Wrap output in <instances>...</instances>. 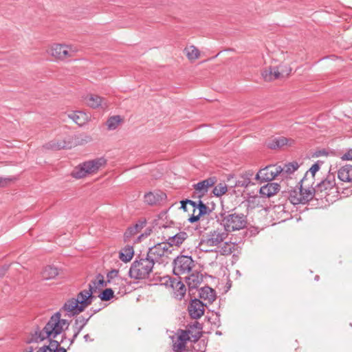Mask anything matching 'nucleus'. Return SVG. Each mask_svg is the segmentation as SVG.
<instances>
[{
	"instance_id": "nucleus-18",
	"label": "nucleus",
	"mask_w": 352,
	"mask_h": 352,
	"mask_svg": "<svg viewBox=\"0 0 352 352\" xmlns=\"http://www.w3.org/2000/svg\"><path fill=\"white\" fill-rule=\"evenodd\" d=\"M93 316L92 314H90L89 316L85 317L84 316H80L76 318L75 323L73 327L74 328V336L73 338L71 340V344L73 343L74 340L78 337L80 332L82 330L84 327L87 324V322L90 319V318Z\"/></svg>"
},
{
	"instance_id": "nucleus-15",
	"label": "nucleus",
	"mask_w": 352,
	"mask_h": 352,
	"mask_svg": "<svg viewBox=\"0 0 352 352\" xmlns=\"http://www.w3.org/2000/svg\"><path fill=\"white\" fill-rule=\"evenodd\" d=\"M188 311L192 318L199 319L204 314V305L200 300L195 298L190 302Z\"/></svg>"
},
{
	"instance_id": "nucleus-29",
	"label": "nucleus",
	"mask_w": 352,
	"mask_h": 352,
	"mask_svg": "<svg viewBox=\"0 0 352 352\" xmlns=\"http://www.w3.org/2000/svg\"><path fill=\"white\" fill-rule=\"evenodd\" d=\"M288 194V199L292 204L296 205L302 204V199L299 186H296V188L289 190Z\"/></svg>"
},
{
	"instance_id": "nucleus-5",
	"label": "nucleus",
	"mask_w": 352,
	"mask_h": 352,
	"mask_svg": "<svg viewBox=\"0 0 352 352\" xmlns=\"http://www.w3.org/2000/svg\"><path fill=\"white\" fill-rule=\"evenodd\" d=\"M228 233L223 228H218L208 232L199 242L200 249L205 252L212 251L208 248L219 247L228 237Z\"/></svg>"
},
{
	"instance_id": "nucleus-44",
	"label": "nucleus",
	"mask_w": 352,
	"mask_h": 352,
	"mask_svg": "<svg viewBox=\"0 0 352 352\" xmlns=\"http://www.w3.org/2000/svg\"><path fill=\"white\" fill-rule=\"evenodd\" d=\"M14 180L12 177H0V186L4 187Z\"/></svg>"
},
{
	"instance_id": "nucleus-39",
	"label": "nucleus",
	"mask_w": 352,
	"mask_h": 352,
	"mask_svg": "<svg viewBox=\"0 0 352 352\" xmlns=\"http://www.w3.org/2000/svg\"><path fill=\"white\" fill-rule=\"evenodd\" d=\"M228 190L226 184L219 183L213 188L212 192L216 197H221L224 195Z\"/></svg>"
},
{
	"instance_id": "nucleus-35",
	"label": "nucleus",
	"mask_w": 352,
	"mask_h": 352,
	"mask_svg": "<svg viewBox=\"0 0 352 352\" xmlns=\"http://www.w3.org/2000/svg\"><path fill=\"white\" fill-rule=\"evenodd\" d=\"M299 167L298 164L296 162H289L285 164L283 167H281V175L283 177H287L289 175L294 173Z\"/></svg>"
},
{
	"instance_id": "nucleus-50",
	"label": "nucleus",
	"mask_w": 352,
	"mask_h": 352,
	"mask_svg": "<svg viewBox=\"0 0 352 352\" xmlns=\"http://www.w3.org/2000/svg\"><path fill=\"white\" fill-rule=\"evenodd\" d=\"M186 200H187V203H188V204L191 205V206L193 207L194 210H195L196 208H197L198 203H197V202H196V201H195L190 200V199H186Z\"/></svg>"
},
{
	"instance_id": "nucleus-8",
	"label": "nucleus",
	"mask_w": 352,
	"mask_h": 352,
	"mask_svg": "<svg viewBox=\"0 0 352 352\" xmlns=\"http://www.w3.org/2000/svg\"><path fill=\"white\" fill-rule=\"evenodd\" d=\"M194 265V261L191 256H178L173 261V272L177 276L189 273Z\"/></svg>"
},
{
	"instance_id": "nucleus-10",
	"label": "nucleus",
	"mask_w": 352,
	"mask_h": 352,
	"mask_svg": "<svg viewBox=\"0 0 352 352\" xmlns=\"http://www.w3.org/2000/svg\"><path fill=\"white\" fill-rule=\"evenodd\" d=\"M316 193H322V196H329L331 194H337L338 188L336 186L335 177L333 175H329L327 179L322 180L316 186Z\"/></svg>"
},
{
	"instance_id": "nucleus-20",
	"label": "nucleus",
	"mask_w": 352,
	"mask_h": 352,
	"mask_svg": "<svg viewBox=\"0 0 352 352\" xmlns=\"http://www.w3.org/2000/svg\"><path fill=\"white\" fill-rule=\"evenodd\" d=\"M45 148L47 149L52 150H60L69 148L72 147V143L70 141H67L65 140H54L47 143L45 146Z\"/></svg>"
},
{
	"instance_id": "nucleus-42",
	"label": "nucleus",
	"mask_w": 352,
	"mask_h": 352,
	"mask_svg": "<svg viewBox=\"0 0 352 352\" xmlns=\"http://www.w3.org/2000/svg\"><path fill=\"white\" fill-rule=\"evenodd\" d=\"M197 208L199 210L198 214L200 217L207 214L210 211L208 207L205 204H204L201 200L198 201Z\"/></svg>"
},
{
	"instance_id": "nucleus-32",
	"label": "nucleus",
	"mask_w": 352,
	"mask_h": 352,
	"mask_svg": "<svg viewBox=\"0 0 352 352\" xmlns=\"http://www.w3.org/2000/svg\"><path fill=\"white\" fill-rule=\"evenodd\" d=\"M69 117L79 126L85 124L88 120V117L86 113L82 111L74 112L69 114Z\"/></svg>"
},
{
	"instance_id": "nucleus-41",
	"label": "nucleus",
	"mask_w": 352,
	"mask_h": 352,
	"mask_svg": "<svg viewBox=\"0 0 352 352\" xmlns=\"http://www.w3.org/2000/svg\"><path fill=\"white\" fill-rule=\"evenodd\" d=\"M113 291L111 288H107L99 295L100 298L103 301H108L113 297Z\"/></svg>"
},
{
	"instance_id": "nucleus-16",
	"label": "nucleus",
	"mask_w": 352,
	"mask_h": 352,
	"mask_svg": "<svg viewBox=\"0 0 352 352\" xmlns=\"http://www.w3.org/2000/svg\"><path fill=\"white\" fill-rule=\"evenodd\" d=\"M280 190V186L278 183L268 182L260 188L259 193L262 197H270L277 194Z\"/></svg>"
},
{
	"instance_id": "nucleus-1",
	"label": "nucleus",
	"mask_w": 352,
	"mask_h": 352,
	"mask_svg": "<svg viewBox=\"0 0 352 352\" xmlns=\"http://www.w3.org/2000/svg\"><path fill=\"white\" fill-rule=\"evenodd\" d=\"M69 322L65 319H61L60 311L55 313L47 322L42 330L36 331L34 335V340L36 342H41L45 339L50 340L48 345H44L38 349L36 352H67L66 349L60 346L63 342L62 339L60 342L52 340L60 334L65 329H68Z\"/></svg>"
},
{
	"instance_id": "nucleus-24",
	"label": "nucleus",
	"mask_w": 352,
	"mask_h": 352,
	"mask_svg": "<svg viewBox=\"0 0 352 352\" xmlns=\"http://www.w3.org/2000/svg\"><path fill=\"white\" fill-rule=\"evenodd\" d=\"M294 144V140L293 139L281 136L274 138L270 144V147L271 148H281L284 146H292Z\"/></svg>"
},
{
	"instance_id": "nucleus-38",
	"label": "nucleus",
	"mask_w": 352,
	"mask_h": 352,
	"mask_svg": "<svg viewBox=\"0 0 352 352\" xmlns=\"http://www.w3.org/2000/svg\"><path fill=\"white\" fill-rule=\"evenodd\" d=\"M121 122V118L119 116H112L107 121V126L109 130L116 129Z\"/></svg>"
},
{
	"instance_id": "nucleus-13",
	"label": "nucleus",
	"mask_w": 352,
	"mask_h": 352,
	"mask_svg": "<svg viewBox=\"0 0 352 352\" xmlns=\"http://www.w3.org/2000/svg\"><path fill=\"white\" fill-rule=\"evenodd\" d=\"M175 336V340H173V350L175 352H183L186 349L187 342L192 340V338L188 332L182 329L178 330Z\"/></svg>"
},
{
	"instance_id": "nucleus-4",
	"label": "nucleus",
	"mask_w": 352,
	"mask_h": 352,
	"mask_svg": "<svg viewBox=\"0 0 352 352\" xmlns=\"http://www.w3.org/2000/svg\"><path fill=\"white\" fill-rule=\"evenodd\" d=\"M155 262L146 256L133 262L129 274L134 279H144L148 277L153 270Z\"/></svg>"
},
{
	"instance_id": "nucleus-6",
	"label": "nucleus",
	"mask_w": 352,
	"mask_h": 352,
	"mask_svg": "<svg viewBox=\"0 0 352 352\" xmlns=\"http://www.w3.org/2000/svg\"><path fill=\"white\" fill-rule=\"evenodd\" d=\"M105 164L106 160L103 157L85 162L74 168L72 173V176L76 179L85 177L88 175L98 172Z\"/></svg>"
},
{
	"instance_id": "nucleus-14",
	"label": "nucleus",
	"mask_w": 352,
	"mask_h": 352,
	"mask_svg": "<svg viewBox=\"0 0 352 352\" xmlns=\"http://www.w3.org/2000/svg\"><path fill=\"white\" fill-rule=\"evenodd\" d=\"M216 182L217 178L215 177H210L193 184L192 186L198 197L201 198L208 192L209 188L213 186Z\"/></svg>"
},
{
	"instance_id": "nucleus-30",
	"label": "nucleus",
	"mask_w": 352,
	"mask_h": 352,
	"mask_svg": "<svg viewBox=\"0 0 352 352\" xmlns=\"http://www.w3.org/2000/svg\"><path fill=\"white\" fill-rule=\"evenodd\" d=\"M202 282V276L199 273H192L186 278V283L190 289H196Z\"/></svg>"
},
{
	"instance_id": "nucleus-48",
	"label": "nucleus",
	"mask_w": 352,
	"mask_h": 352,
	"mask_svg": "<svg viewBox=\"0 0 352 352\" xmlns=\"http://www.w3.org/2000/svg\"><path fill=\"white\" fill-rule=\"evenodd\" d=\"M92 140V138L90 135H84V137L81 139L80 140V143L81 144H83V143H88V142H90Z\"/></svg>"
},
{
	"instance_id": "nucleus-19",
	"label": "nucleus",
	"mask_w": 352,
	"mask_h": 352,
	"mask_svg": "<svg viewBox=\"0 0 352 352\" xmlns=\"http://www.w3.org/2000/svg\"><path fill=\"white\" fill-rule=\"evenodd\" d=\"M262 76L265 81H272L283 76L279 67H270L262 72Z\"/></svg>"
},
{
	"instance_id": "nucleus-2",
	"label": "nucleus",
	"mask_w": 352,
	"mask_h": 352,
	"mask_svg": "<svg viewBox=\"0 0 352 352\" xmlns=\"http://www.w3.org/2000/svg\"><path fill=\"white\" fill-rule=\"evenodd\" d=\"M92 286L89 285V289H85L79 292L76 298H72L67 300L61 311H65L66 316L69 317L78 315L83 311L91 304L96 297L92 295Z\"/></svg>"
},
{
	"instance_id": "nucleus-52",
	"label": "nucleus",
	"mask_w": 352,
	"mask_h": 352,
	"mask_svg": "<svg viewBox=\"0 0 352 352\" xmlns=\"http://www.w3.org/2000/svg\"><path fill=\"white\" fill-rule=\"evenodd\" d=\"M7 270V267H4L2 269H0V276H2L5 274V272Z\"/></svg>"
},
{
	"instance_id": "nucleus-3",
	"label": "nucleus",
	"mask_w": 352,
	"mask_h": 352,
	"mask_svg": "<svg viewBox=\"0 0 352 352\" xmlns=\"http://www.w3.org/2000/svg\"><path fill=\"white\" fill-rule=\"evenodd\" d=\"M220 224L228 233L244 229L248 224L247 217L234 210L221 212Z\"/></svg>"
},
{
	"instance_id": "nucleus-12",
	"label": "nucleus",
	"mask_w": 352,
	"mask_h": 352,
	"mask_svg": "<svg viewBox=\"0 0 352 352\" xmlns=\"http://www.w3.org/2000/svg\"><path fill=\"white\" fill-rule=\"evenodd\" d=\"M172 250H170V245L167 242H162L156 244L152 248H150L148 252L147 256L150 258H153L154 262L163 256H168L170 254Z\"/></svg>"
},
{
	"instance_id": "nucleus-55",
	"label": "nucleus",
	"mask_w": 352,
	"mask_h": 352,
	"mask_svg": "<svg viewBox=\"0 0 352 352\" xmlns=\"http://www.w3.org/2000/svg\"><path fill=\"white\" fill-rule=\"evenodd\" d=\"M101 309L99 308V309H94V314H96V312H98V311H100Z\"/></svg>"
},
{
	"instance_id": "nucleus-34",
	"label": "nucleus",
	"mask_w": 352,
	"mask_h": 352,
	"mask_svg": "<svg viewBox=\"0 0 352 352\" xmlns=\"http://www.w3.org/2000/svg\"><path fill=\"white\" fill-rule=\"evenodd\" d=\"M184 53L190 61H195L200 56L199 50L194 45H190L184 48Z\"/></svg>"
},
{
	"instance_id": "nucleus-47",
	"label": "nucleus",
	"mask_w": 352,
	"mask_h": 352,
	"mask_svg": "<svg viewBox=\"0 0 352 352\" xmlns=\"http://www.w3.org/2000/svg\"><path fill=\"white\" fill-rule=\"evenodd\" d=\"M146 221H139L133 227L136 228V230L139 232L145 226Z\"/></svg>"
},
{
	"instance_id": "nucleus-43",
	"label": "nucleus",
	"mask_w": 352,
	"mask_h": 352,
	"mask_svg": "<svg viewBox=\"0 0 352 352\" xmlns=\"http://www.w3.org/2000/svg\"><path fill=\"white\" fill-rule=\"evenodd\" d=\"M107 283H108L107 280V281L104 280V278H103L102 275L98 274L97 276V283L95 280V281L92 282V284L89 283V285H91L92 286V287H93L92 291H93L94 288L96 287V284H98L99 286L104 287V286H107Z\"/></svg>"
},
{
	"instance_id": "nucleus-23",
	"label": "nucleus",
	"mask_w": 352,
	"mask_h": 352,
	"mask_svg": "<svg viewBox=\"0 0 352 352\" xmlns=\"http://www.w3.org/2000/svg\"><path fill=\"white\" fill-rule=\"evenodd\" d=\"M188 238V234L186 232H179L172 236H168L167 243L170 248L173 246L179 247Z\"/></svg>"
},
{
	"instance_id": "nucleus-45",
	"label": "nucleus",
	"mask_w": 352,
	"mask_h": 352,
	"mask_svg": "<svg viewBox=\"0 0 352 352\" xmlns=\"http://www.w3.org/2000/svg\"><path fill=\"white\" fill-rule=\"evenodd\" d=\"M138 232L136 230V228L133 227L129 228L124 233L125 237H131V236L136 234Z\"/></svg>"
},
{
	"instance_id": "nucleus-37",
	"label": "nucleus",
	"mask_w": 352,
	"mask_h": 352,
	"mask_svg": "<svg viewBox=\"0 0 352 352\" xmlns=\"http://www.w3.org/2000/svg\"><path fill=\"white\" fill-rule=\"evenodd\" d=\"M107 283L111 285L118 284L119 282H122L120 277L118 276V270H113L108 272L107 275Z\"/></svg>"
},
{
	"instance_id": "nucleus-31",
	"label": "nucleus",
	"mask_w": 352,
	"mask_h": 352,
	"mask_svg": "<svg viewBox=\"0 0 352 352\" xmlns=\"http://www.w3.org/2000/svg\"><path fill=\"white\" fill-rule=\"evenodd\" d=\"M134 254L133 248L131 245H126L119 253L120 259L127 263L131 260Z\"/></svg>"
},
{
	"instance_id": "nucleus-40",
	"label": "nucleus",
	"mask_w": 352,
	"mask_h": 352,
	"mask_svg": "<svg viewBox=\"0 0 352 352\" xmlns=\"http://www.w3.org/2000/svg\"><path fill=\"white\" fill-rule=\"evenodd\" d=\"M320 169V166L318 163L314 164L311 168L309 169L308 171L305 173V175L307 174V177H309V182H314V179L315 174L317 171H318Z\"/></svg>"
},
{
	"instance_id": "nucleus-21",
	"label": "nucleus",
	"mask_w": 352,
	"mask_h": 352,
	"mask_svg": "<svg viewBox=\"0 0 352 352\" xmlns=\"http://www.w3.org/2000/svg\"><path fill=\"white\" fill-rule=\"evenodd\" d=\"M86 103L91 108H98L101 107L102 108H105L107 107L106 102H104V100L98 95L90 94L87 96L85 98Z\"/></svg>"
},
{
	"instance_id": "nucleus-46",
	"label": "nucleus",
	"mask_w": 352,
	"mask_h": 352,
	"mask_svg": "<svg viewBox=\"0 0 352 352\" xmlns=\"http://www.w3.org/2000/svg\"><path fill=\"white\" fill-rule=\"evenodd\" d=\"M344 160H352V148L349 150L342 157Z\"/></svg>"
},
{
	"instance_id": "nucleus-51",
	"label": "nucleus",
	"mask_w": 352,
	"mask_h": 352,
	"mask_svg": "<svg viewBox=\"0 0 352 352\" xmlns=\"http://www.w3.org/2000/svg\"><path fill=\"white\" fill-rule=\"evenodd\" d=\"M187 204H188V203H187V200L186 199V200H182L181 201V208H182L184 210L186 211L187 210V208H186Z\"/></svg>"
},
{
	"instance_id": "nucleus-36",
	"label": "nucleus",
	"mask_w": 352,
	"mask_h": 352,
	"mask_svg": "<svg viewBox=\"0 0 352 352\" xmlns=\"http://www.w3.org/2000/svg\"><path fill=\"white\" fill-rule=\"evenodd\" d=\"M236 244L232 242H225L220 247L219 252L221 255L228 256L235 250Z\"/></svg>"
},
{
	"instance_id": "nucleus-27",
	"label": "nucleus",
	"mask_w": 352,
	"mask_h": 352,
	"mask_svg": "<svg viewBox=\"0 0 352 352\" xmlns=\"http://www.w3.org/2000/svg\"><path fill=\"white\" fill-rule=\"evenodd\" d=\"M171 287L174 290V296L178 299H182L186 294V287L182 281L171 280Z\"/></svg>"
},
{
	"instance_id": "nucleus-22",
	"label": "nucleus",
	"mask_w": 352,
	"mask_h": 352,
	"mask_svg": "<svg viewBox=\"0 0 352 352\" xmlns=\"http://www.w3.org/2000/svg\"><path fill=\"white\" fill-rule=\"evenodd\" d=\"M338 178L344 182H352V165L346 164L341 167L338 172Z\"/></svg>"
},
{
	"instance_id": "nucleus-17",
	"label": "nucleus",
	"mask_w": 352,
	"mask_h": 352,
	"mask_svg": "<svg viewBox=\"0 0 352 352\" xmlns=\"http://www.w3.org/2000/svg\"><path fill=\"white\" fill-rule=\"evenodd\" d=\"M186 328V330L184 331L188 332L192 342H197L201 338L202 326L199 322L195 320L190 322Z\"/></svg>"
},
{
	"instance_id": "nucleus-33",
	"label": "nucleus",
	"mask_w": 352,
	"mask_h": 352,
	"mask_svg": "<svg viewBox=\"0 0 352 352\" xmlns=\"http://www.w3.org/2000/svg\"><path fill=\"white\" fill-rule=\"evenodd\" d=\"M41 274L45 280L53 279L58 275V270L57 267L48 265L43 269Z\"/></svg>"
},
{
	"instance_id": "nucleus-53",
	"label": "nucleus",
	"mask_w": 352,
	"mask_h": 352,
	"mask_svg": "<svg viewBox=\"0 0 352 352\" xmlns=\"http://www.w3.org/2000/svg\"><path fill=\"white\" fill-rule=\"evenodd\" d=\"M151 231V230H149L148 232L146 231L144 234H142L140 237H142V236H145L146 237L147 236H148L150 234V232Z\"/></svg>"
},
{
	"instance_id": "nucleus-11",
	"label": "nucleus",
	"mask_w": 352,
	"mask_h": 352,
	"mask_svg": "<svg viewBox=\"0 0 352 352\" xmlns=\"http://www.w3.org/2000/svg\"><path fill=\"white\" fill-rule=\"evenodd\" d=\"M314 182H309L307 174L299 182V188L301 192L302 204H305L311 200L316 193V188L312 187Z\"/></svg>"
},
{
	"instance_id": "nucleus-26",
	"label": "nucleus",
	"mask_w": 352,
	"mask_h": 352,
	"mask_svg": "<svg viewBox=\"0 0 352 352\" xmlns=\"http://www.w3.org/2000/svg\"><path fill=\"white\" fill-rule=\"evenodd\" d=\"M253 176L252 171H248L241 175L236 180L234 187L247 188L251 183V179Z\"/></svg>"
},
{
	"instance_id": "nucleus-25",
	"label": "nucleus",
	"mask_w": 352,
	"mask_h": 352,
	"mask_svg": "<svg viewBox=\"0 0 352 352\" xmlns=\"http://www.w3.org/2000/svg\"><path fill=\"white\" fill-rule=\"evenodd\" d=\"M200 298L208 300L209 303H212L216 299L215 291L208 286L201 287L199 292Z\"/></svg>"
},
{
	"instance_id": "nucleus-28",
	"label": "nucleus",
	"mask_w": 352,
	"mask_h": 352,
	"mask_svg": "<svg viewBox=\"0 0 352 352\" xmlns=\"http://www.w3.org/2000/svg\"><path fill=\"white\" fill-rule=\"evenodd\" d=\"M166 197L164 193L148 192L144 195V201L148 205H155Z\"/></svg>"
},
{
	"instance_id": "nucleus-49",
	"label": "nucleus",
	"mask_w": 352,
	"mask_h": 352,
	"mask_svg": "<svg viewBox=\"0 0 352 352\" xmlns=\"http://www.w3.org/2000/svg\"><path fill=\"white\" fill-rule=\"evenodd\" d=\"M200 218V216L197 214V215H195L194 214L188 219V221L190 223H195L197 222Z\"/></svg>"
},
{
	"instance_id": "nucleus-9",
	"label": "nucleus",
	"mask_w": 352,
	"mask_h": 352,
	"mask_svg": "<svg viewBox=\"0 0 352 352\" xmlns=\"http://www.w3.org/2000/svg\"><path fill=\"white\" fill-rule=\"evenodd\" d=\"M281 166L275 164H271L261 168L255 176V179L261 183L264 182H270L274 179L277 176L281 174Z\"/></svg>"
},
{
	"instance_id": "nucleus-54",
	"label": "nucleus",
	"mask_w": 352,
	"mask_h": 352,
	"mask_svg": "<svg viewBox=\"0 0 352 352\" xmlns=\"http://www.w3.org/2000/svg\"><path fill=\"white\" fill-rule=\"evenodd\" d=\"M84 339L85 341H89V340H90V337H89V334H86L85 336H84Z\"/></svg>"
},
{
	"instance_id": "nucleus-7",
	"label": "nucleus",
	"mask_w": 352,
	"mask_h": 352,
	"mask_svg": "<svg viewBox=\"0 0 352 352\" xmlns=\"http://www.w3.org/2000/svg\"><path fill=\"white\" fill-rule=\"evenodd\" d=\"M77 51V48L72 45L54 43L51 45L48 52L56 59L65 60L73 57Z\"/></svg>"
}]
</instances>
